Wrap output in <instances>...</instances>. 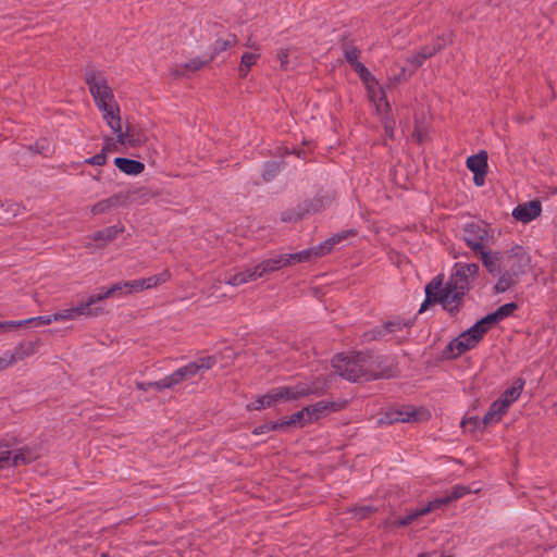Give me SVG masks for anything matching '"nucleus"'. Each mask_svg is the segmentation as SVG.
<instances>
[{"label": "nucleus", "mask_w": 557, "mask_h": 557, "mask_svg": "<svg viewBox=\"0 0 557 557\" xmlns=\"http://www.w3.org/2000/svg\"><path fill=\"white\" fill-rule=\"evenodd\" d=\"M507 410L506 405L498 398L490 406L487 412L482 418L483 425L487 426L488 424L497 423Z\"/></svg>", "instance_id": "nucleus-22"}, {"label": "nucleus", "mask_w": 557, "mask_h": 557, "mask_svg": "<svg viewBox=\"0 0 557 557\" xmlns=\"http://www.w3.org/2000/svg\"><path fill=\"white\" fill-rule=\"evenodd\" d=\"M116 139L121 145L138 147L146 141V136L139 128L127 125L125 131L121 128L120 133L116 134Z\"/></svg>", "instance_id": "nucleus-14"}, {"label": "nucleus", "mask_w": 557, "mask_h": 557, "mask_svg": "<svg viewBox=\"0 0 557 557\" xmlns=\"http://www.w3.org/2000/svg\"><path fill=\"white\" fill-rule=\"evenodd\" d=\"M500 320L498 319V317L496 315L495 312H492V313H488L486 314L484 318H482L481 320H479L474 325H473V331L474 332H480L481 335L484 336L485 333H487V331L493 327L494 325H496L497 323H499Z\"/></svg>", "instance_id": "nucleus-36"}, {"label": "nucleus", "mask_w": 557, "mask_h": 557, "mask_svg": "<svg viewBox=\"0 0 557 557\" xmlns=\"http://www.w3.org/2000/svg\"><path fill=\"white\" fill-rule=\"evenodd\" d=\"M517 277H518L517 275H515L510 272L503 271L499 274L498 281L494 285V292L496 294H503V293L507 292L508 289H510L511 287H513L517 284Z\"/></svg>", "instance_id": "nucleus-31"}, {"label": "nucleus", "mask_w": 557, "mask_h": 557, "mask_svg": "<svg viewBox=\"0 0 557 557\" xmlns=\"http://www.w3.org/2000/svg\"><path fill=\"white\" fill-rule=\"evenodd\" d=\"M236 42H237V37L235 35H232L228 39H216L211 48L209 61L211 62L220 53L228 50L234 45H236Z\"/></svg>", "instance_id": "nucleus-34"}, {"label": "nucleus", "mask_w": 557, "mask_h": 557, "mask_svg": "<svg viewBox=\"0 0 557 557\" xmlns=\"http://www.w3.org/2000/svg\"><path fill=\"white\" fill-rule=\"evenodd\" d=\"M253 267H255L256 275H257L258 280L265 278L270 274L282 269L277 256L271 257L269 259H264Z\"/></svg>", "instance_id": "nucleus-25"}, {"label": "nucleus", "mask_w": 557, "mask_h": 557, "mask_svg": "<svg viewBox=\"0 0 557 557\" xmlns=\"http://www.w3.org/2000/svg\"><path fill=\"white\" fill-rule=\"evenodd\" d=\"M472 490L466 485H456L453 487L451 492L448 495L450 503L457 500L468 494H470Z\"/></svg>", "instance_id": "nucleus-46"}, {"label": "nucleus", "mask_w": 557, "mask_h": 557, "mask_svg": "<svg viewBox=\"0 0 557 557\" xmlns=\"http://www.w3.org/2000/svg\"><path fill=\"white\" fill-rule=\"evenodd\" d=\"M278 404V397L275 387L271 388L267 394L258 396L255 401L247 405V410H261L273 407Z\"/></svg>", "instance_id": "nucleus-21"}, {"label": "nucleus", "mask_w": 557, "mask_h": 557, "mask_svg": "<svg viewBox=\"0 0 557 557\" xmlns=\"http://www.w3.org/2000/svg\"><path fill=\"white\" fill-rule=\"evenodd\" d=\"M354 70L358 73L360 79L366 84L369 82H375L373 75L369 72V70L361 62H356V64L351 65Z\"/></svg>", "instance_id": "nucleus-44"}, {"label": "nucleus", "mask_w": 557, "mask_h": 557, "mask_svg": "<svg viewBox=\"0 0 557 557\" xmlns=\"http://www.w3.org/2000/svg\"><path fill=\"white\" fill-rule=\"evenodd\" d=\"M373 363V358L363 352L339 354L332 359L334 371L343 379L351 382L377 379L379 374L374 372Z\"/></svg>", "instance_id": "nucleus-2"}, {"label": "nucleus", "mask_w": 557, "mask_h": 557, "mask_svg": "<svg viewBox=\"0 0 557 557\" xmlns=\"http://www.w3.org/2000/svg\"><path fill=\"white\" fill-rule=\"evenodd\" d=\"M525 381L522 377H518L512 385L507 388L499 397V399L506 405L509 409L512 403H515L524 387Z\"/></svg>", "instance_id": "nucleus-26"}, {"label": "nucleus", "mask_w": 557, "mask_h": 557, "mask_svg": "<svg viewBox=\"0 0 557 557\" xmlns=\"http://www.w3.org/2000/svg\"><path fill=\"white\" fill-rule=\"evenodd\" d=\"M426 60L425 54H422L420 50L413 53L411 57L407 59V62L413 65L414 69L420 67L424 61Z\"/></svg>", "instance_id": "nucleus-56"}, {"label": "nucleus", "mask_w": 557, "mask_h": 557, "mask_svg": "<svg viewBox=\"0 0 557 557\" xmlns=\"http://www.w3.org/2000/svg\"><path fill=\"white\" fill-rule=\"evenodd\" d=\"M102 112V117L107 122L108 126L114 134L120 133L122 128V121L120 115V107L116 102L108 104L106 109H99Z\"/></svg>", "instance_id": "nucleus-17"}, {"label": "nucleus", "mask_w": 557, "mask_h": 557, "mask_svg": "<svg viewBox=\"0 0 557 557\" xmlns=\"http://www.w3.org/2000/svg\"><path fill=\"white\" fill-rule=\"evenodd\" d=\"M542 206L539 200H531L529 202L517 206L512 210V216L522 223H529L541 215Z\"/></svg>", "instance_id": "nucleus-13"}, {"label": "nucleus", "mask_w": 557, "mask_h": 557, "mask_svg": "<svg viewBox=\"0 0 557 557\" xmlns=\"http://www.w3.org/2000/svg\"><path fill=\"white\" fill-rule=\"evenodd\" d=\"M4 329L7 327H20L22 325H26L25 324V320H21V321H4Z\"/></svg>", "instance_id": "nucleus-62"}, {"label": "nucleus", "mask_w": 557, "mask_h": 557, "mask_svg": "<svg viewBox=\"0 0 557 557\" xmlns=\"http://www.w3.org/2000/svg\"><path fill=\"white\" fill-rule=\"evenodd\" d=\"M466 163L474 175H478V172H487V152L481 150L479 153L470 156Z\"/></svg>", "instance_id": "nucleus-27"}, {"label": "nucleus", "mask_w": 557, "mask_h": 557, "mask_svg": "<svg viewBox=\"0 0 557 557\" xmlns=\"http://www.w3.org/2000/svg\"><path fill=\"white\" fill-rule=\"evenodd\" d=\"M412 136H413V137L417 139V141H419V143H422V141H423V139H424V135H423V133H422L419 128H416V129H414V132H413V135H412Z\"/></svg>", "instance_id": "nucleus-63"}, {"label": "nucleus", "mask_w": 557, "mask_h": 557, "mask_svg": "<svg viewBox=\"0 0 557 557\" xmlns=\"http://www.w3.org/2000/svg\"><path fill=\"white\" fill-rule=\"evenodd\" d=\"M260 54L255 52H244L240 58V63L238 66V75L242 78H245L251 67L257 63L259 60Z\"/></svg>", "instance_id": "nucleus-32"}, {"label": "nucleus", "mask_w": 557, "mask_h": 557, "mask_svg": "<svg viewBox=\"0 0 557 557\" xmlns=\"http://www.w3.org/2000/svg\"><path fill=\"white\" fill-rule=\"evenodd\" d=\"M326 380L315 379L309 382H298L293 386L275 387L278 403L297 400L310 395H323L327 389Z\"/></svg>", "instance_id": "nucleus-4"}, {"label": "nucleus", "mask_w": 557, "mask_h": 557, "mask_svg": "<svg viewBox=\"0 0 557 557\" xmlns=\"http://www.w3.org/2000/svg\"><path fill=\"white\" fill-rule=\"evenodd\" d=\"M129 198H131V195L128 193L127 194H122V193L114 194L113 196H111L107 199L100 200L97 203L92 205L90 207V212L92 215L104 214V213L109 212L112 208L127 205L129 201Z\"/></svg>", "instance_id": "nucleus-12"}, {"label": "nucleus", "mask_w": 557, "mask_h": 557, "mask_svg": "<svg viewBox=\"0 0 557 557\" xmlns=\"http://www.w3.org/2000/svg\"><path fill=\"white\" fill-rule=\"evenodd\" d=\"M425 513H420V509L412 512V513H409L407 515L405 518L400 519L397 524L398 525H401V527H406V525H409L410 523H412L418 517L420 516H424Z\"/></svg>", "instance_id": "nucleus-58"}, {"label": "nucleus", "mask_w": 557, "mask_h": 557, "mask_svg": "<svg viewBox=\"0 0 557 557\" xmlns=\"http://www.w3.org/2000/svg\"><path fill=\"white\" fill-rule=\"evenodd\" d=\"M282 429L287 426H304L311 423L309 409L304 407L301 410L293 413L288 419L280 421Z\"/></svg>", "instance_id": "nucleus-28"}, {"label": "nucleus", "mask_w": 557, "mask_h": 557, "mask_svg": "<svg viewBox=\"0 0 557 557\" xmlns=\"http://www.w3.org/2000/svg\"><path fill=\"white\" fill-rule=\"evenodd\" d=\"M280 171V164L276 162L267 163L262 172V178L264 182L273 180Z\"/></svg>", "instance_id": "nucleus-45"}, {"label": "nucleus", "mask_w": 557, "mask_h": 557, "mask_svg": "<svg viewBox=\"0 0 557 557\" xmlns=\"http://www.w3.org/2000/svg\"><path fill=\"white\" fill-rule=\"evenodd\" d=\"M257 280L255 267H247L234 274L226 275L224 283L232 286H239Z\"/></svg>", "instance_id": "nucleus-18"}, {"label": "nucleus", "mask_w": 557, "mask_h": 557, "mask_svg": "<svg viewBox=\"0 0 557 557\" xmlns=\"http://www.w3.org/2000/svg\"><path fill=\"white\" fill-rule=\"evenodd\" d=\"M170 277H171V273L169 272V270H164L160 274L145 277L143 280L145 281L146 288L149 289V288L157 287L158 285H160L162 283L168 282L170 280Z\"/></svg>", "instance_id": "nucleus-39"}, {"label": "nucleus", "mask_w": 557, "mask_h": 557, "mask_svg": "<svg viewBox=\"0 0 557 557\" xmlns=\"http://www.w3.org/2000/svg\"><path fill=\"white\" fill-rule=\"evenodd\" d=\"M479 273L476 263H456L455 271L443 287V275L435 276L426 286V298L419 312L426 310L430 304L440 302L450 314L459 311L463 297L470 289V278Z\"/></svg>", "instance_id": "nucleus-1"}, {"label": "nucleus", "mask_w": 557, "mask_h": 557, "mask_svg": "<svg viewBox=\"0 0 557 557\" xmlns=\"http://www.w3.org/2000/svg\"><path fill=\"white\" fill-rule=\"evenodd\" d=\"M453 44V34H443L436 37L435 41L426 45L420 49L422 54H425L426 60L435 55L437 52L443 50L446 46Z\"/></svg>", "instance_id": "nucleus-20"}, {"label": "nucleus", "mask_w": 557, "mask_h": 557, "mask_svg": "<svg viewBox=\"0 0 557 557\" xmlns=\"http://www.w3.org/2000/svg\"><path fill=\"white\" fill-rule=\"evenodd\" d=\"M458 337L463 342V344L469 345L470 350L480 343V341L483 338V335H481L480 332H474L472 325L469 330L462 332Z\"/></svg>", "instance_id": "nucleus-38"}, {"label": "nucleus", "mask_w": 557, "mask_h": 557, "mask_svg": "<svg viewBox=\"0 0 557 557\" xmlns=\"http://www.w3.org/2000/svg\"><path fill=\"white\" fill-rule=\"evenodd\" d=\"M53 322L52 314L51 315H39L25 320V324L34 325V326H42L48 325Z\"/></svg>", "instance_id": "nucleus-52"}, {"label": "nucleus", "mask_w": 557, "mask_h": 557, "mask_svg": "<svg viewBox=\"0 0 557 557\" xmlns=\"http://www.w3.org/2000/svg\"><path fill=\"white\" fill-rule=\"evenodd\" d=\"M356 235H357L356 230H352V228L346 230L341 233L334 234L333 236L327 238L324 243H322L315 247H312V248H309V249H306V250H302L299 252H295V253L276 255V256H277L281 267L283 269L285 267L294 265L296 263L307 262V261L311 260L312 257H322V256L329 253L335 245L339 244L341 242L348 238L349 236H356Z\"/></svg>", "instance_id": "nucleus-3"}, {"label": "nucleus", "mask_w": 557, "mask_h": 557, "mask_svg": "<svg viewBox=\"0 0 557 557\" xmlns=\"http://www.w3.org/2000/svg\"><path fill=\"white\" fill-rule=\"evenodd\" d=\"M463 239L472 251L479 253L484 249L483 245L488 239V232L484 225L469 223L463 230Z\"/></svg>", "instance_id": "nucleus-7"}, {"label": "nucleus", "mask_w": 557, "mask_h": 557, "mask_svg": "<svg viewBox=\"0 0 557 557\" xmlns=\"http://www.w3.org/2000/svg\"><path fill=\"white\" fill-rule=\"evenodd\" d=\"M163 383H165V377L160 381H156V382H148V383L137 382L136 387L144 392H146L150 388H157L158 391H162L164 388H168V386H163Z\"/></svg>", "instance_id": "nucleus-50"}, {"label": "nucleus", "mask_w": 557, "mask_h": 557, "mask_svg": "<svg viewBox=\"0 0 557 557\" xmlns=\"http://www.w3.org/2000/svg\"><path fill=\"white\" fill-rule=\"evenodd\" d=\"M500 320L498 319V317L496 315L495 312H492V313H488L486 314L484 318H482L481 320H479L474 325H473V331L474 332H480L481 335L484 336L485 333H487V331L493 327L494 325H496L497 323H499Z\"/></svg>", "instance_id": "nucleus-35"}, {"label": "nucleus", "mask_w": 557, "mask_h": 557, "mask_svg": "<svg viewBox=\"0 0 557 557\" xmlns=\"http://www.w3.org/2000/svg\"><path fill=\"white\" fill-rule=\"evenodd\" d=\"M107 159H108V157H107V148H102L99 153L95 154L94 157H90V158L86 159L85 163L90 164V165L101 166V165L106 164Z\"/></svg>", "instance_id": "nucleus-49"}, {"label": "nucleus", "mask_w": 557, "mask_h": 557, "mask_svg": "<svg viewBox=\"0 0 557 557\" xmlns=\"http://www.w3.org/2000/svg\"><path fill=\"white\" fill-rule=\"evenodd\" d=\"M469 350V345L463 344L459 337L454 338L449 342L446 348L443 350V358L456 359L460 355Z\"/></svg>", "instance_id": "nucleus-29"}, {"label": "nucleus", "mask_w": 557, "mask_h": 557, "mask_svg": "<svg viewBox=\"0 0 557 557\" xmlns=\"http://www.w3.org/2000/svg\"><path fill=\"white\" fill-rule=\"evenodd\" d=\"M323 207H324V203H323L322 199L317 198V199H313V200H310V201L304 203V206H301V207L284 211L281 214V220L283 222H297L310 212L321 211L323 209Z\"/></svg>", "instance_id": "nucleus-9"}, {"label": "nucleus", "mask_w": 557, "mask_h": 557, "mask_svg": "<svg viewBox=\"0 0 557 557\" xmlns=\"http://www.w3.org/2000/svg\"><path fill=\"white\" fill-rule=\"evenodd\" d=\"M386 335H387V333H386L384 324H383L382 326H377L371 331L366 332L363 334V337L366 341H376Z\"/></svg>", "instance_id": "nucleus-53"}, {"label": "nucleus", "mask_w": 557, "mask_h": 557, "mask_svg": "<svg viewBox=\"0 0 557 557\" xmlns=\"http://www.w3.org/2000/svg\"><path fill=\"white\" fill-rule=\"evenodd\" d=\"M483 265L491 274H500L503 272V251H486L479 252Z\"/></svg>", "instance_id": "nucleus-15"}, {"label": "nucleus", "mask_w": 557, "mask_h": 557, "mask_svg": "<svg viewBox=\"0 0 557 557\" xmlns=\"http://www.w3.org/2000/svg\"><path fill=\"white\" fill-rule=\"evenodd\" d=\"M124 226L122 224H116L112 226H108L103 230L97 231L91 235V240L96 243L95 246L91 244L86 245V248L91 249L95 248H104L109 243L114 240L120 234L124 232Z\"/></svg>", "instance_id": "nucleus-11"}, {"label": "nucleus", "mask_w": 557, "mask_h": 557, "mask_svg": "<svg viewBox=\"0 0 557 557\" xmlns=\"http://www.w3.org/2000/svg\"><path fill=\"white\" fill-rule=\"evenodd\" d=\"M123 289L126 290L125 282L116 283L100 294L89 296V304H92L94 306L96 302L102 301L111 296H114L116 293Z\"/></svg>", "instance_id": "nucleus-37"}, {"label": "nucleus", "mask_w": 557, "mask_h": 557, "mask_svg": "<svg viewBox=\"0 0 557 557\" xmlns=\"http://www.w3.org/2000/svg\"><path fill=\"white\" fill-rule=\"evenodd\" d=\"M347 404L348 401L345 399L336 401L321 400L313 405L307 406V409H309L311 422H314L329 412H335L344 409L347 406Z\"/></svg>", "instance_id": "nucleus-10"}, {"label": "nucleus", "mask_w": 557, "mask_h": 557, "mask_svg": "<svg viewBox=\"0 0 557 557\" xmlns=\"http://www.w3.org/2000/svg\"><path fill=\"white\" fill-rule=\"evenodd\" d=\"M411 74H412V72L407 73L405 67H400L399 73L395 74L393 77H391L389 82L393 85L400 84L403 82H406L411 76Z\"/></svg>", "instance_id": "nucleus-55"}, {"label": "nucleus", "mask_w": 557, "mask_h": 557, "mask_svg": "<svg viewBox=\"0 0 557 557\" xmlns=\"http://www.w3.org/2000/svg\"><path fill=\"white\" fill-rule=\"evenodd\" d=\"M193 364L195 368H197V373L201 371H208L216 364V358L214 356L200 357L193 361Z\"/></svg>", "instance_id": "nucleus-40"}, {"label": "nucleus", "mask_w": 557, "mask_h": 557, "mask_svg": "<svg viewBox=\"0 0 557 557\" xmlns=\"http://www.w3.org/2000/svg\"><path fill=\"white\" fill-rule=\"evenodd\" d=\"M531 258L521 246H515L510 250L503 251V271L517 276L527 272Z\"/></svg>", "instance_id": "nucleus-6"}, {"label": "nucleus", "mask_w": 557, "mask_h": 557, "mask_svg": "<svg viewBox=\"0 0 557 557\" xmlns=\"http://www.w3.org/2000/svg\"><path fill=\"white\" fill-rule=\"evenodd\" d=\"M32 460L29 454H25L21 450L12 453V451H3L0 454V469H7L9 467H16L20 465L27 463Z\"/></svg>", "instance_id": "nucleus-19"}, {"label": "nucleus", "mask_w": 557, "mask_h": 557, "mask_svg": "<svg viewBox=\"0 0 557 557\" xmlns=\"http://www.w3.org/2000/svg\"><path fill=\"white\" fill-rule=\"evenodd\" d=\"M13 364L14 363H13L12 359L10 358L9 354L0 357V371L4 370Z\"/></svg>", "instance_id": "nucleus-59"}, {"label": "nucleus", "mask_w": 557, "mask_h": 557, "mask_svg": "<svg viewBox=\"0 0 557 557\" xmlns=\"http://www.w3.org/2000/svg\"><path fill=\"white\" fill-rule=\"evenodd\" d=\"M413 413L400 410H391L385 412V414L379 419L380 424H392L395 422H407Z\"/></svg>", "instance_id": "nucleus-33"}, {"label": "nucleus", "mask_w": 557, "mask_h": 557, "mask_svg": "<svg viewBox=\"0 0 557 557\" xmlns=\"http://www.w3.org/2000/svg\"><path fill=\"white\" fill-rule=\"evenodd\" d=\"M276 57L280 61L281 69L286 71L288 69L289 50L282 48L277 51Z\"/></svg>", "instance_id": "nucleus-57"}, {"label": "nucleus", "mask_w": 557, "mask_h": 557, "mask_svg": "<svg viewBox=\"0 0 557 557\" xmlns=\"http://www.w3.org/2000/svg\"><path fill=\"white\" fill-rule=\"evenodd\" d=\"M126 294L139 293L146 288L145 281L143 278L125 282Z\"/></svg>", "instance_id": "nucleus-48"}, {"label": "nucleus", "mask_w": 557, "mask_h": 557, "mask_svg": "<svg viewBox=\"0 0 557 557\" xmlns=\"http://www.w3.org/2000/svg\"><path fill=\"white\" fill-rule=\"evenodd\" d=\"M518 309V305L516 302H508L503 306H500L497 310L494 312L498 317L500 321L511 315L516 310Z\"/></svg>", "instance_id": "nucleus-42"}, {"label": "nucleus", "mask_w": 557, "mask_h": 557, "mask_svg": "<svg viewBox=\"0 0 557 557\" xmlns=\"http://www.w3.org/2000/svg\"><path fill=\"white\" fill-rule=\"evenodd\" d=\"M39 346L38 342H22L20 343L12 352L9 354L13 363L34 355Z\"/></svg>", "instance_id": "nucleus-24"}, {"label": "nucleus", "mask_w": 557, "mask_h": 557, "mask_svg": "<svg viewBox=\"0 0 557 557\" xmlns=\"http://www.w3.org/2000/svg\"><path fill=\"white\" fill-rule=\"evenodd\" d=\"M277 429H282V425H281V422L277 421V422H268V423H263V424H260L258 426H256L252 431V434L255 435H261V434H265L270 431H273V430H277Z\"/></svg>", "instance_id": "nucleus-47"}, {"label": "nucleus", "mask_w": 557, "mask_h": 557, "mask_svg": "<svg viewBox=\"0 0 557 557\" xmlns=\"http://www.w3.org/2000/svg\"><path fill=\"white\" fill-rule=\"evenodd\" d=\"M209 62H210L209 59L203 61L200 58H194L184 64V69L187 72H196V71L202 69L203 66H206Z\"/></svg>", "instance_id": "nucleus-51"}, {"label": "nucleus", "mask_w": 557, "mask_h": 557, "mask_svg": "<svg viewBox=\"0 0 557 557\" xmlns=\"http://www.w3.org/2000/svg\"><path fill=\"white\" fill-rule=\"evenodd\" d=\"M85 83L98 109H106L108 104L116 102L112 88L108 85L102 73L89 70L85 73Z\"/></svg>", "instance_id": "nucleus-5"}, {"label": "nucleus", "mask_w": 557, "mask_h": 557, "mask_svg": "<svg viewBox=\"0 0 557 557\" xmlns=\"http://www.w3.org/2000/svg\"><path fill=\"white\" fill-rule=\"evenodd\" d=\"M102 313L103 309L100 307H92V304H89L88 298L86 302H83L77 307L63 309L59 312L53 313L52 319L53 321H69L79 315L97 317Z\"/></svg>", "instance_id": "nucleus-8"}, {"label": "nucleus", "mask_w": 557, "mask_h": 557, "mask_svg": "<svg viewBox=\"0 0 557 557\" xmlns=\"http://www.w3.org/2000/svg\"><path fill=\"white\" fill-rule=\"evenodd\" d=\"M461 426L468 430L469 432H474L478 429H485L486 426L483 425L482 419L478 417H470L467 419H463L461 421Z\"/></svg>", "instance_id": "nucleus-43"}, {"label": "nucleus", "mask_w": 557, "mask_h": 557, "mask_svg": "<svg viewBox=\"0 0 557 557\" xmlns=\"http://www.w3.org/2000/svg\"><path fill=\"white\" fill-rule=\"evenodd\" d=\"M414 323V320L404 319V318H395L391 321L384 323V327L387 334H398L403 333L406 330H409Z\"/></svg>", "instance_id": "nucleus-30"}, {"label": "nucleus", "mask_w": 557, "mask_h": 557, "mask_svg": "<svg viewBox=\"0 0 557 557\" xmlns=\"http://www.w3.org/2000/svg\"><path fill=\"white\" fill-rule=\"evenodd\" d=\"M486 175V172H478V175L473 176V182L476 186H482L484 184V177Z\"/></svg>", "instance_id": "nucleus-61"}, {"label": "nucleus", "mask_w": 557, "mask_h": 557, "mask_svg": "<svg viewBox=\"0 0 557 557\" xmlns=\"http://www.w3.org/2000/svg\"><path fill=\"white\" fill-rule=\"evenodd\" d=\"M449 503H450V499H449L448 495H445L440 498H435L434 500L429 502V504L425 507L421 508L420 513L426 515V513H429L435 509H438L440 507L447 505Z\"/></svg>", "instance_id": "nucleus-41"}, {"label": "nucleus", "mask_w": 557, "mask_h": 557, "mask_svg": "<svg viewBox=\"0 0 557 557\" xmlns=\"http://www.w3.org/2000/svg\"><path fill=\"white\" fill-rule=\"evenodd\" d=\"M359 55L360 51L356 47H346L344 50L345 60L351 65L356 64V62H359Z\"/></svg>", "instance_id": "nucleus-54"}, {"label": "nucleus", "mask_w": 557, "mask_h": 557, "mask_svg": "<svg viewBox=\"0 0 557 557\" xmlns=\"http://www.w3.org/2000/svg\"><path fill=\"white\" fill-rule=\"evenodd\" d=\"M115 166L127 175H138L145 170V164L140 161L117 157L114 159Z\"/></svg>", "instance_id": "nucleus-23"}, {"label": "nucleus", "mask_w": 557, "mask_h": 557, "mask_svg": "<svg viewBox=\"0 0 557 557\" xmlns=\"http://www.w3.org/2000/svg\"><path fill=\"white\" fill-rule=\"evenodd\" d=\"M187 71L184 69V65L176 66L171 71L172 76L178 78L185 76Z\"/></svg>", "instance_id": "nucleus-60"}, {"label": "nucleus", "mask_w": 557, "mask_h": 557, "mask_svg": "<svg viewBox=\"0 0 557 557\" xmlns=\"http://www.w3.org/2000/svg\"><path fill=\"white\" fill-rule=\"evenodd\" d=\"M385 133L388 135L389 138L394 137V128L388 122L385 123Z\"/></svg>", "instance_id": "nucleus-64"}, {"label": "nucleus", "mask_w": 557, "mask_h": 557, "mask_svg": "<svg viewBox=\"0 0 557 557\" xmlns=\"http://www.w3.org/2000/svg\"><path fill=\"white\" fill-rule=\"evenodd\" d=\"M197 368L194 367L193 362L177 369L172 374L165 376V383L163 386H168V388H172L183 381L189 380L197 374Z\"/></svg>", "instance_id": "nucleus-16"}]
</instances>
